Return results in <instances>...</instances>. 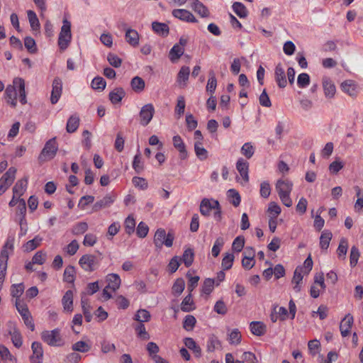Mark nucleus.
Here are the masks:
<instances>
[{
	"label": "nucleus",
	"mask_w": 363,
	"mask_h": 363,
	"mask_svg": "<svg viewBox=\"0 0 363 363\" xmlns=\"http://www.w3.org/2000/svg\"><path fill=\"white\" fill-rule=\"evenodd\" d=\"M79 125V118L76 114L69 117L67 121L66 130L68 133H72L77 130Z\"/></svg>",
	"instance_id": "obj_36"
},
{
	"label": "nucleus",
	"mask_w": 363,
	"mask_h": 363,
	"mask_svg": "<svg viewBox=\"0 0 363 363\" xmlns=\"http://www.w3.org/2000/svg\"><path fill=\"white\" fill-rule=\"evenodd\" d=\"M348 248V243L347 239L342 238L337 250V256L339 258L345 259Z\"/></svg>",
	"instance_id": "obj_46"
},
{
	"label": "nucleus",
	"mask_w": 363,
	"mask_h": 363,
	"mask_svg": "<svg viewBox=\"0 0 363 363\" xmlns=\"http://www.w3.org/2000/svg\"><path fill=\"white\" fill-rule=\"evenodd\" d=\"M250 330L252 334L261 336L266 332V325L262 322L253 321L250 323Z\"/></svg>",
	"instance_id": "obj_33"
},
{
	"label": "nucleus",
	"mask_w": 363,
	"mask_h": 363,
	"mask_svg": "<svg viewBox=\"0 0 363 363\" xmlns=\"http://www.w3.org/2000/svg\"><path fill=\"white\" fill-rule=\"evenodd\" d=\"M33 355L30 357L31 363H41L43 356V350L40 342H33L31 345Z\"/></svg>",
	"instance_id": "obj_13"
},
{
	"label": "nucleus",
	"mask_w": 363,
	"mask_h": 363,
	"mask_svg": "<svg viewBox=\"0 0 363 363\" xmlns=\"http://www.w3.org/2000/svg\"><path fill=\"white\" fill-rule=\"evenodd\" d=\"M213 210L211 207V202L208 199H202L200 204V212L204 216H208L211 211Z\"/></svg>",
	"instance_id": "obj_52"
},
{
	"label": "nucleus",
	"mask_w": 363,
	"mask_h": 363,
	"mask_svg": "<svg viewBox=\"0 0 363 363\" xmlns=\"http://www.w3.org/2000/svg\"><path fill=\"white\" fill-rule=\"evenodd\" d=\"M125 40L131 46L136 47L139 44V34L138 33L131 28H127L125 31Z\"/></svg>",
	"instance_id": "obj_22"
},
{
	"label": "nucleus",
	"mask_w": 363,
	"mask_h": 363,
	"mask_svg": "<svg viewBox=\"0 0 363 363\" xmlns=\"http://www.w3.org/2000/svg\"><path fill=\"white\" fill-rule=\"evenodd\" d=\"M215 284V279H206L202 286V292L205 294L209 295L213 290V286Z\"/></svg>",
	"instance_id": "obj_63"
},
{
	"label": "nucleus",
	"mask_w": 363,
	"mask_h": 363,
	"mask_svg": "<svg viewBox=\"0 0 363 363\" xmlns=\"http://www.w3.org/2000/svg\"><path fill=\"white\" fill-rule=\"evenodd\" d=\"M41 339L50 346L57 347L63 344V340L59 329L45 330L41 333Z\"/></svg>",
	"instance_id": "obj_5"
},
{
	"label": "nucleus",
	"mask_w": 363,
	"mask_h": 363,
	"mask_svg": "<svg viewBox=\"0 0 363 363\" xmlns=\"http://www.w3.org/2000/svg\"><path fill=\"white\" fill-rule=\"evenodd\" d=\"M191 1V9L202 18H208L210 16V11L208 8L199 0H190Z\"/></svg>",
	"instance_id": "obj_14"
},
{
	"label": "nucleus",
	"mask_w": 363,
	"mask_h": 363,
	"mask_svg": "<svg viewBox=\"0 0 363 363\" xmlns=\"http://www.w3.org/2000/svg\"><path fill=\"white\" fill-rule=\"evenodd\" d=\"M75 269L73 266H68L64 271V281L67 283H72L74 281Z\"/></svg>",
	"instance_id": "obj_59"
},
{
	"label": "nucleus",
	"mask_w": 363,
	"mask_h": 363,
	"mask_svg": "<svg viewBox=\"0 0 363 363\" xmlns=\"http://www.w3.org/2000/svg\"><path fill=\"white\" fill-rule=\"evenodd\" d=\"M151 315L149 311L145 309H139L134 317V320L139 322V323H143L148 322L150 320Z\"/></svg>",
	"instance_id": "obj_40"
},
{
	"label": "nucleus",
	"mask_w": 363,
	"mask_h": 363,
	"mask_svg": "<svg viewBox=\"0 0 363 363\" xmlns=\"http://www.w3.org/2000/svg\"><path fill=\"white\" fill-rule=\"evenodd\" d=\"M255 262L254 260V251L252 249H246L245 256L242 259V266L245 269H250L254 267Z\"/></svg>",
	"instance_id": "obj_19"
},
{
	"label": "nucleus",
	"mask_w": 363,
	"mask_h": 363,
	"mask_svg": "<svg viewBox=\"0 0 363 363\" xmlns=\"http://www.w3.org/2000/svg\"><path fill=\"white\" fill-rule=\"evenodd\" d=\"M354 323V318L350 313H347L340 321V330L342 337H347L350 333V329Z\"/></svg>",
	"instance_id": "obj_11"
},
{
	"label": "nucleus",
	"mask_w": 363,
	"mask_h": 363,
	"mask_svg": "<svg viewBox=\"0 0 363 363\" xmlns=\"http://www.w3.org/2000/svg\"><path fill=\"white\" fill-rule=\"evenodd\" d=\"M233 9L240 18H245L247 16L246 7L240 2H235L233 4Z\"/></svg>",
	"instance_id": "obj_48"
},
{
	"label": "nucleus",
	"mask_w": 363,
	"mask_h": 363,
	"mask_svg": "<svg viewBox=\"0 0 363 363\" xmlns=\"http://www.w3.org/2000/svg\"><path fill=\"white\" fill-rule=\"evenodd\" d=\"M135 330L138 336L143 340H149L150 335L146 331L145 327L143 323H138L134 325Z\"/></svg>",
	"instance_id": "obj_55"
},
{
	"label": "nucleus",
	"mask_w": 363,
	"mask_h": 363,
	"mask_svg": "<svg viewBox=\"0 0 363 363\" xmlns=\"http://www.w3.org/2000/svg\"><path fill=\"white\" fill-rule=\"evenodd\" d=\"M275 79L279 88H284L287 84L285 71L281 64H278L275 68Z\"/></svg>",
	"instance_id": "obj_18"
},
{
	"label": "nucleus",
	"mask_w": 363,
	"mask_h": 363,
	"mask_svg": "<svg viewBox=\"0 0 363 363\" xmlns=\"http://www.w3.org/2000/svg\"><path fill=\"white\" fill-rule=\"evenodd\" d=\"M189 67L186 66H183L177 74V82L180 85H182L183 87L186 85V82L189 79Z\"/></svg>",
	"instance_id": "obj_31"
},
{
	"label": "nucleus",
	"mask_w": 363,
	"mask_h": 363,
	"mask_svg": "<svg viewBox=\"0 0 363 363\" xmlns=\"http://www.w3.org/2000/svg\"><path fill=\"white\" fill-rule=\"evenodd\" d=\"M106 85V82L101 77H96L91 82V87L98 91H103Z\"/></svg>",
	"instance_id": "obj_56"
},
{
	"label": "nucleus",
	"mask_w": 363,
	"mask_h": 363,
	"mask_svg": "<svg viewBox=\"0 0 363 363\" xmlns=\"http://www.w3.org/2000/svg\"><path fill=\"white\" fill-rule=\"evenodd\" d=\"M174 235L171 233L166 234L165 230L159 228L154 236V244L157 249H161L163 245L170 247L173 245Z\"/></svg>",
	"instance_id": "obj_3"
},
{
	"label": "nucleus",
	"mask_w": 363,
	"mask_h": 363,
	"mask_svg": "<svg viewBox=\"0 0 363 363\" xmlns=\"http://www.w3.org/2000/svg\"><path fill=\"white\" fill-rule=\"evenodd\" d=\"M42 241V238L38 235L35 236L33 240L28 241L23 245V250L25 252H30L37 248Z\"/></svg>",
	"instance_id": "obj_41"
},
{
	"label": "nucleus",
	"mask_w": 363,
	"mask_h": 363,
	"mask_svg": "<svg viewBox=\"0 0 363 363\" xmlns=\"http://www.w3.org/2000/svg\"><path fill=\"white\" fill-rule=\"evenodd\" d=\"M64 309L67 311L73 310V293L71 290L66 291L62 299Z\"/></svg>",
	"instance_id": "obj_28"
},
{
	"label": "nucleus",
	"mask_w": 363,
	"mask_h": 363,
	"mask_svg": "<svg viewBox=\"0 0 363 363\" xmlns=\"http://www.w3.org/2000/svg\"><path fill=\"white\" fill-rule=\"evenodd\" d=\"M194 253L192 249L188 248L184 250L182 258L181 260L183 261L186 267H190L194 262Z\"/></svg>",
	"instance_id": "obj_45"
},
{
	"label": "nucleus",
	"mask_w": 363,
	"mask_h": 363,
	"mask_svg": "<svg viewBox=\"0 0 363 363\" xmlns=\"http://www.w3.org/2000/svg\"><path fill=\"white\" fill-rule=\"evenodd\" d=\"M302 272H303V268L302 267H297L295 269L294 273V277H293V279H292L291 281H292V284H295L294 286V289L296 292H299L301 291V285H300V284L301 283V281L303 280V276L301 274Z\"/></svg>",
	"instance_id": "obj_29"
},
{
	"label": "nucleus",
	"mask_w": 363,
	"mask_h": 363,
	"mask_svg": "<svg viewBox=\"0 0 363 363\" xmlns=\"http://www.w3.org/2000/svg\"><path fill=\"white\" fill-rule=\"evenodd\" d=\"M173 145L176 149L180 152L181 159H185L186 157V146L182 138L179 135L173 137Z\"/></svg>",
	"instance_id": "obj_25"
},
{
	"label": "nucleus",
	"mask_w": 363,
	"mask_h": 363,
	"mask_svg": "<svg viewBox=\"0 0 363 363\" xmlns=\"http://www.w3.org/2000/svg\"><path fill=\"white\" fill-rule=\"evenodd\" d=\"M28 184V179L25 177L22 179L17 181L16 184L13 188V193L15 195H18V198L23 195L26 191V186Z\"/></svg>",
	"instance_id": "obj_26"
},
{
	"label": "nucleus",
	"mask_w": 363,
	"mask_h": 363,
	"mask_svg": "<svg viewBox=\"0 0 363 363\" xmlns=\"http://www.w3.org/2000/svg\"><path fill=\"white\" fill-rule=\"evenodd\" d=\"M209 78L206 85V91L213 93L217 86V80L213 71L211 70L208 73Z\"/></svg>",
	"instance_id": "obj_53"
},
{
	"label": "nucleus",
	"mask_w": 363,
	"mask_h": 363,
	"mask_svg": "<svg viewBox=\"0 0 363 363\" xmlns=\"http://www.w3.org/2000/svg\"><path fill=\"white\" fill-rule=\"evenodd\" d=\"M52 89L50 96V101L55 104L61 96L62 91V82L59 77H55L52 84Z\"/></svg>",
	"instance_id": "obj_8"
},
{
	"label": "nucleus",
	"mask_w": 363,
	"mask_h": 363,
	"mask_svg": "<svg viewBox=\"0 0 363 363\" xmlns=\"http://www.w3.org/2000/svg\"><path fill=\"white\" fill-rule=\"evenodd\" d=\"M9 334L11 336V341H12L13 345L17 348L21 347L22 345V343H23L22 336H21V333L18 330L14 328L13 330V331L11 330L9 332Z\"/></svg>",
	"instance_id": "obj_50"
},
{
	"label": "nucleus",
	"mask_w": 363,
	"mask_h": 363,
	"mask_svg": "<svg viewBox=\"0 0 363 363\" xmlns=\"http://www.w3.org/2000/svg\"><path fill=\"white\" fill-rule=\"evenodd\" d=\"M207 351L213 352L216 350H221L222 345L221 342L214 335H211L207 342Z\"/></svg>",
	"instance_id": "obj_27"
},
{
	"label": "nucleus",
	"mask_w": 363,
	"mask_h": 363,
	"mask_svg": "<svg viewBox=\"0 0 363 363\" xmlns=\"http://www.w3.org/2000/svg\"><path fill=\"white\" fill-rule=\"evenodd\" d=\"M13 84L16 86L19 94V101L22 104H26L27 102L26 94L25 90V82L21 78H16L13 80Z\"/></svg>",
	"instance_id": "obj_21"
},
{
	"label": "nucleus",
	"mask_w": 363,
	"mask_h": 363,
	"mask_svg": "<svg viewBox=\"0 0 363 363\" xmlns=\"http://www.w3.org/2000/svg\"><path fill=\"white\" fill-rule=\"evenodd\" d=\"M81 304L86 321L90 322L92 319V315L91 313V306L88 302V300L82 298Z\"/></svg>",
	"instance_id": "obj_47"
},
{
	"label": "nucleus",
	"mask_w": 363,
	"mask_h": 363,
	"mask_svg": "<svg viewBox=\"0 0 363 363\" xmlns=\"http://www.w3.org/2000/svg\"><path fill=\"white\" fill-rule=\"evenodd\" d=\"M125 92L123 88L118 87L113 89L109 94V99L112 104H117L120 102L125 96Z\"/></svg>",
	"instance_id": "obj_32"
},
{
	"label": "nucleus",
	"mask_w": 363,
	"mask_h": 363,
	"mask_svg": "<svg viewBox=\"0 0 363 363\" xmlns=\"http://www.w3.org/2000/svg\"><path fill=\"white\" fill-rule=\"evenodd\" d=\"M322 84L325 97L328 99L333 98L336 93V88L333 81L328 77H323Z\"/></svg>",
	"instance_id": "obj_12"
},
{
	"label": "nucleus",
	"mask_w": 363,
	"mask_h": 363,
	"mask_svg": "<svg viewBox=\"0 0 363 363\" xmlns=\"http://www.w3.org/2000/svg\"><path fill=\"white\" fill-rule=\"evenodd\" d=\"M224 239L222 237H218L215 242H214V245L212 247V250H211V253H212V255L214 257H217L219 254H220V252L222 249V247H223L224 245Z\"/></svg>",
	"instance_id": "obj_54"
},
{
	"label": "nucleus",
	"mask_w": 363,
	"mask_h": 363,
	"mask_svg": "<svg viewBox=\"0 0 363 363\" xmlns=\"http://www.w3.org/2000/svg\"><path fill=\"white\" fill-rule=\"evenodd\" d=\"M14 240L13 236H9L0 252V284H4V281L9 257V250L13 252Z\"/></svg>",
	"instance_id": "obj_1"
},
{
	"label": "nucleus",
	"mask_w": 363,
	"mask_h": 363,
	"mask_svg": "<svg viewBox=\"0 0 363 363\" xmlns=\"http://www.w3.org/2000/svg\"><path fill=\"white\" fill-rule=\"evenodd\" d=\"M152 28L160 35L167 36L169 34V26L166 23L155 21L152 23Z\"/></svg>",
	"instance_id": "obj_34"
},
{
	"label": "nucleus",
	"mask_w": 363,
	"mask_h": 363,
	"mask_svg": "<svg viewBox=\"0 0 363 363\" xmlns=\"http://www.w3.org/2000/svg\"><path fill=\"white\" fill-rule=\"evenodd\" d=\"M292 182L289 179H279L276 183V191L279 196L290 194L293 188Z\"/></svg>",
	"instance_id": "obj_9"
},
{
	"label": "nucleus",
	"mask_w": 363,
	"mask_h": 363,
	"mask_svg": "<svg viewBox=\"0 0 363 363\" xmlns=\"http://www.w3.org/2000/svg\"><path fill=\"white\" fill-rule=\"evenodd\" d=\"M184 345L189 350H192L193 352L197 357H199L201 354V347L196 344V342L191 337H186L184 339Z\"/></svg>",
	"instance_id": "obj_37"
},
{
	"label": "nucleus",
	"mask_w": 363,
	"mask_h": 363,
	"mask_svg": "<svg viewBox=\"0 0 363 363\" xmlns=\"http://www.w3.org/2000/svg\"><path fill=\"white\" fill-rule=\"evenodd\" d=\"M172 13L174 17L185 22L196 23L198 21L195 16L186 9H174Z\"/></svg>",
	"instance_id": "obj_10"
},
{
	"label": "nucleus",
	"mask_w": 363,
	"mask_h": 363,
	"mask_svg": "<svg viewBox=\"0 0 363 363\" xmlns=\"http://www.w3.org/2000/svg\"><path fill=\"white\" fill-rule=\"evenodd\" d=\"M155 112V110L152 104H147L144 105L141 108L138 115L140 124L143 127L147 126L152 121Z\"/></svg>",
	"instance_id": "obj_7"
},
{
	"label": "nucleus",
	"mask_w": 363,
	"mask_h": 363,
	"mask_svg": "<svg viewBox=\"0 0 363 363\" xmlns=\"http://www.w3.org/2000/svg\"><path fill=\"white\" fill-rule=\"evenodd\" d=\"M26 204L24 199L18 198V205L16 210V216L19 217V220H24L26 219Z\"/></svg>",
	"instance_id": "obj_51"
},
{
	"label": "nucleus",
	"mask_w": 363,
	"mask_h": 363,
	"mask_svg": "<svg viewBox=\"0 0 363 363\" xmlns=\"http://www.w3.org/2000/svg\"><path fill=\"white\" fill-rule=\"evenodd\" d=\"M237 170L239 172L240 176L242 177L245 182L249 181L248 169L249 163L244 160L242 158H240L236 164Z\"/></svg>",
	"instance_id": "obj_20"
},
{
	"label": "nucleus",
	"mask_w": 363,
	"mask_h": 363,
	"mask_svg": "<svg viewBox=\"0 0 363 363\" xmlns=\"http://www.w3.org/2000/svg\"><path fill=\"white\" fill-rule=\"evenodd\" d=\"M196 323V320L194 315H187L184 320L183 328L187 331L192 330Z\"/></svg>",
	"instance_id": "obj_61"
},
{
	"label": "nucleus",
	"mask_w": 363,
	"mask_h": 363,
	"mask_svg": "<svg viewBox=\"0 0 363 363\" xmlns=\"http://www.w3.org/2000/svg\"><path fill=\"white\" fill-rule=\"evenodd\" d=\"M135 221L132 216H128L125 220V230L128 235L132 234L135 230Z\"/></svg>",
	"instance_id": "obj_64"
},
{
	"label": "nucleus",
	"mask_w": 363,
	"mask_h": 363,
	"mask_svg": "<svg viewBox=\"0 0 363 363\" xmlns=\"http://www.w3.org/2000/svg\"><path fill=\"white\" fill-rule=\"evenodd\" d=\"M58 150V146L56 142V138H52L46 142L44 147L43 148L39 157L38 160L40 162L50 160L53 159Z\"/></svg>",
	"instance_id": "obj_4"
},
{
	"label": "nucleus",
	"mask_w": 363,
	"mask_h": 363,
	"mask_svg": "<svg viewBox=\"0 0 363 363\" xmlns=\"http://www.w3.org/2000/svg\"><path fill=\"white\" fill-rule=\"evenodd\" d=\"M184 52V48L175 44L169 51V57L172 62L179 60Z\"/></svg>",
	"instance_id": "obj_35"
},
{
	"label": "nucleus",
	"mask_w": 363,
	"mask_h": 363,
	"mask_svg": "<svg viewBox=\"0 0 363 363\" xmlns=\"http://www.w3.org/2000/svg\"><path fill=\"white\" fill-rule=\"evenodd\" d=\"M106 281L108 285L106 288H109L113 291H116L121 286V278L117 274H109L106 276Z\"/></svg>",
	"instance_id": "obj_23"
},
{
	"label": "nucleus",
	"mask_w": 363,
	"mask_h": 363,
	"mask_svg": "<svg viewBox=\"0 0 363 363\" xmlns=\"http://www.w3.org/2000/svg\"><path fill=\"white\" fill-rule=\"evenodd\" d=\"M17 89L16 86L13 84V85L7 86L5 90L6 100L13 107H16L17 104Z\"/></svg>",
	"instance_id": "obj_15"
},
{
	"label": "nucleus",
	"mask_w": 363,
	"mask_h": 363,
	"mask_svg": "<svg viewBox=\"0 0 363 363\" xmlns=\"http://www.w3.org/2000/svg\"><path fill=\"white\" fill-rule=\"evenodd\" d=\"M79 264L86 272H94L99 266V259L93 255H84L79 259Z\"/></svg>",
	"instance_id": "obj_6"
},
{
	"label": "nucleus",
	"mask_w": 363,
	"mask_h": 363,
	"mask_svg": "<svg viewBox=\"0 0 363 363\" xmlns=\"http://www.w3.org/2000/svg\"><path fill=\"white\" fill-rule=\"evenodd\" d=\"M185 288V282L184 280L182 278L176 279L173 286H172V294L178 296H179L184 291Z\"/></svg>",
	"instance_id": "obj_44"
},
{
	"label": "nucleus",
	"mask_w": 363,
	"mask_h": 363,
	"mask_svg": "<svg viewBox=\"0 0 363 363\" xmlns=\"http://www.w3.org/2000/svg\"><path fill=\"white\" fill-rule=\"evenodd\" d=\"M341 89L350 96L356 97L358 94L357 86L352 80H345L341 84Z\"/></svg>",
	"instance_id": "obj_16"
},
{
	"label": "nucleus",
	"mask_w": 363,
	"mask_h": 363,
	"mask_svg": "<svg viewBox=\"0 0 363 363\" xmlns=\"http://www.w3.org/2000/svg\"><path fill=\"white\" fill-rule=\"evenodd\" d=\"M235 257L231 253H226L222 259L221 265L224 270L230 269L233 264Z\"/></svg>",
	"instance_id": "obj_57"
},
{
	"label": "nucleus",
	"mask_w": 363,
	"mask_h": 363,
	"mask_svg": "<svg viewBox=\"0 0 363 363\" xmlns=\"http://www.w3.org/2000/svg\"><path fill=\"white\" fill-rule=\"evenodd\" d=\"M241 153L247 159L251 158L255 153V147L251 143H245L241 147Z\"/></svg>",
	"instance_id": "obj_62"
},
{
	"label": "nucleus",
	"mask_w": 363,
	"mask_h": 363,
	"mask_svg": "<svg viewBox=\"0 0 363 363\" xmlns=\"http://www.w3.org/2000/svg\"><path fill=\"white\" fill-rule=\"evenodd\" d=\"M71 40V23L67 18H64L57 40L60 49L62 51L65 50L69 47Z\"/></svg>",
	"instance_id": "obj_2"
},
{
	"label": "nucleus",
	"mask_w": 363,
	"mask_h": 363,
	"mask_svg": "<svg viewBox=\"0 0 363 363\" xmlns=\"http://www.w3.org/2000/svg\"><path fill=\"white\" fill-rule=\"evenodd\" d=\"M88 230V224L86 222H79L74 225L72 229V233L75 235L84 233Z\"/></svg>",
	"instance_id": "obj_60"
},
{
	"label": "nucleus",
	"mask_w": 363,
	"mask_h": 363,
	"mask_svg": "<svg viewBox=\"0 0 363 363\" xmlns=\"http://www.w3.org/2000/svg\"><path fill=\"white\" fill-rule=\"evenodd\" d=\"M115 196L107 194L101 200L96 201L93 206V211L96 212L102 208L110 206L114 201Z\"/></svg>",
	"instance_id": "obj_17"
},
{
	"label": "nucleus",
	"mask_w": 363,
	"mask_h": 363,
	"mask_svg": "<svg viewBox=\"0 0 363 363\" xmlns=\"http://www.w3.org/2000/svg\"><path fill=\"white\" fill-rule=\"evenodd\" d=\"M194 302L192 300L191 295L189 294L187 295L184 300L182 301L181 303V309L182 311L184 312H189L194 309V307H193Z\"/></svg>",
	"instance_id": "obj_49"
},
{
	"label": "nucleus",
	"mask_w": 363,
	"mask_h": 363,
	"mask_svg": "<svg viewBox=\"0 0 363 363\" xmlns=\"http://www.w3.org/2000/svg\"><path fill=\"white\" fill-rule=\"evenodd\" d=\"M16 169L10 167L8 171L0 178V181L6 184L9 188L15 180Z\"/></svg>",
	"instance_id": "obj_24"
},
{
	"label": "nucleus",
	"mask_w": 363,
	"mask_h": 363,
	"mask_svg": "<svg viewBox=\"0 0 363 363\" xmlns=\"http://www.w3.org/2000/svg\"><path fill=\"white\" fill-rule=\"evenodd\" d=\"M194 150L196 156L201 160H206L208 157L207 150L203 147V143L200 142H195Z\"/></svg>",
	"instance_id": "obj_43"
},
{
	"label": "nucleus",
	"mask_w": 363,
	"mask_h": 363,
	"mask_svg": "<svg viewBox=\"0 0 363 363\" xmlns=\"http://www.w3.org/2000/svg\"><path fill=\"white\" fill-rule=\"evenodd\" d=\"M332 233L329 230H324L320 238V246L322 250H327L332 239Z\"/></svg>",
	"instance_id": "obj_39"
},
{
	"label": "nucleus",
	"mask_w": 363,
	"mask_h": 363,
	"mask_svg": "<svg viewBox=\"0 0 363 363\" xmlns=\"http://www.w3.org/2000/svg\"><path fill=\"white\" fill-rule=\"evenodd\" d=\"M73 351L79 352H86L90 350L91 347L84 341H78L72 345Z\"/></svg>",
	"instance_id": "obj_58"
},
{
	"label": "nucleus",
	"mask_w": 363,
	"mask_h": 363,
	"mask_svg": "<svg viewBox=\"0 0 363 363\" xmlns=\"http://www.w3.org/2000/svg\"><path fill=\"white\" fill-rule=\"evenodd\" d=\"M27 14L32 30L34 31L38 30L40 29V23L35 13L29 10L27 11Z\"/></svg>",
	"instance_id": "obj_42"
},
{
	"label": "nucleus",
	"mask_w": 363,
	"mask_h": 363,
	"mask_svg": "<svg viewBox=\"0 0 363 363\" xmlns=\"http://www.w3.org/2000/svg\"><path fill=\"white\" fill-rule=\"evenodd\" d=\"M229 202L235 207H238L241 201V197L238 191L234 189H229L227 192Z\"/></svg>",
	"instance_id": "obj_38"
},
{
	"label": "nucleus",
	"mask_w": 363,
	"mask_h": 363,
	"mask_svg": "<svg viewBox=\"0 0 363 363\" xmlns=\"http://www.w3.org/2000/svg\"><path fill=\"white\" fill-rule=\"evenodd\" d=\"M130 86L136 93L142 92L145 87V81L140 77H134L130 81Z\"/></svg>",
	"instance_id": "obj_30"
}]
</instances>
